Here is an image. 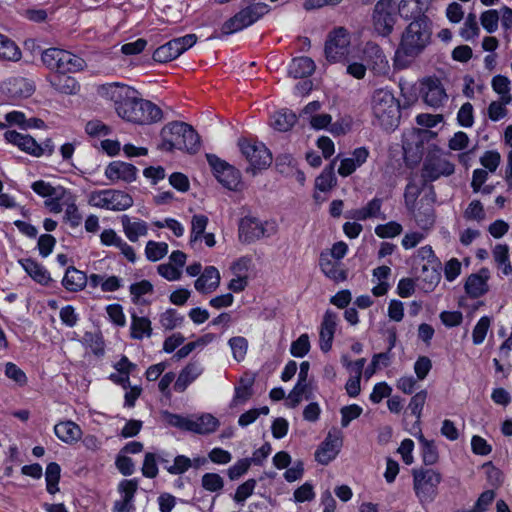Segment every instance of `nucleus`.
I'll return each instance as SVG.
<instances>
[{
  "label": "nucleus",
  "mask_w": 512,
  "mask_h": 512,
  "mask_svg": "<svg viewBox=\"0 0 512 512\" xmlns=\"http://www.w3.org/2000/svg\"><path fill=\"white\" fill-rule=\"evenodd\" d=\"M98 94L113 103L116 114L124 121L137 125H150L163 118L159 106L141 97L135 88L120 82L102 84Z\"/></svg>",
  "instance_id": "f257e3e1"
},
{
  "label": "nucleus",
  "mask_w": 512,
  "mask_h": 512,
  "mask_svg": "<svg viewBox=\"0 0 512 512\" xmlns=\"http://www.w3.org/2000/svg\"><path fill=\"white\" fill-rule=\"evenodd\" d=\"M432 23L428 16L420 14L415 17L402 33L398 48L394 54V66L406 69L430 44Z\"/></svg>",
  "instance_id": "f03ea898"
},
{
  "label": "nucleus",
  "mask_w": 512,
  "mask_h": 512,
  "mask_svg": "<svg viewBox=\"0 0 512 512\" xmlns=\"http://www.w3.org/2000/svg\"><path fill=\"white\" fill-rule=\"evenodd\" d=\"M373 125L384 130H394L400 121V103L391 90L380 88L371 99Z\"/></svg>",
  "instance_id": "7ed1b4c3"
},
{
  "label": "nucleus",
  "mask_w": 512,
  "mask_h": 512,
  "mask_svg": "<svg viewBox=\"0 0 512 512\" xmlns=\"http://www.w3.org/2000/svg\"><path fill=\"white\" fill-rule=\"evenodd\" d=\"M413 490L419 503L424 506L435 501L439 494L442 474L430 467H419L412 470Z\"/></svg>",
  "instance_id": "20e7f679"
},
{
  "label": "nucleus",
  "mask_w": 512,
  "mask_h": 512,
  "mask_svg": "<svg viewBox=\"0 0 512 512\" xmlns=\"http://www.w3.org/2000/svg\"><path fill=\"white\" fill-rule=\"evenodd\" d=\"M43 64L55 73H75L83 70V58L60 48H48L41 54Z\"/></svg>",
  "instance_id": "39448f33"
},
{
  "label": "nucleus",
  "mask_w": 512,
  "mask_h": 512,
  "mask_svg": "<svg viewBox=\"0 0 512 512\" xmlns=\"http://www.w3.org/2000/svg\"><path fill=\"white\" fill-rule=\"evenodd\" d=\"M163 416L170 426L200 435L215 432L220 424L219 420L211 414L191 418L165 411Z\"/></svg>",
  "instance_id": "423d86ee"
},
{
  "label": "nucleus",
  "mask_w": 512,
  "mask_h": 512,
  "mask_svg": "<svg viewBox=\"0 0 512 512\" xmlns=\"http://www.w3.org/2000/svg\"><path fill=\"white\" fill-rule=\"evenodd\" d=\"M269 11V5L263 2L243 7L239 12L222 24L221 32L223 35H231L239 32L254 24Z\"/></svg>",
  "instance_id": "0eeeda50"
},
{
  "label": "nucleus",
  "mask_w": 512,
  "mask_h": 512,
  "mask_svg": "<svg viewBox=\"0 0 512 512\" xmlns=\"http://www.w3.org/2000/svg\"><path fill=\"white\" fill-rule=\"evenodd\" d=\"M241 153L249 162L248 173L256 175L257 171L268 168L272 163V155L262 142L240 139L238 142Z\"/></svg>",
  "instance_id": "6e6552de"
},
{
  "label": "nucleus",
  "mask_w": 512,
  "mask_h": 512,
  "mask_svg": "<svg viewBox=\"0 0 512 512\" xmlns=\"http://www.w3.org/2000/svg\"><path fill=\"white\" fill-rule=\"evenodd\" d=\"M130 194L116 189L94 191L90 196V204L101 209L124 211L133 205Z\"/></svg>",
  "instance_id": "1a4fd4ad"
},
{
  "label": "nucleus",
  "mask_w": 512,
  "mask_h": 512,
  "mask_svg": "<svg viewBox=\"0 0 512 512\" xmlns=\"http://www.w3.org/2000/svg\"><path fill=\"white\" fill-rule=\"evenodd\" d=\"M398 19L397 7L394 0H379L374 7L372 21L374 31L382 36H389Z\"/></svg>",
  "instance_id": "9d476101"
},
{
  "label": "nucleus",
  "mask_w": 512,
  "mask_h": 512,
  "mask_svg": "<svg viewBox=\"0 0 512 512\" xmlns=\"http://www.w3.org/2000/svg\"><path fill=\"white\" fill-rule=\"evenodd\" d=\"M239 240L250 244L263 237H270L276 233L274 223L261 222L255 217H244L239 222Z\"/></svg>",
  "instance_id": "9b49d317"
},
{
  "label": "nucleus",
  "mask_w": 512,
  "mask_h": 512,
  "mask_svg": "<svg viewBox=\"0 0 512 512\" xmlns=\"http://www.w3.org/2000/svg\"><path fill=\"white\" fill-rule=\"evenodd\" d=\"M196 42L197 36L195 34H186L174 38L161 45L153 52V60L158 63L170 62L194 46Z\"/></svg>",
  "instance_id": "f8f14e48"
},
{
  "label": "nucleus",
  "mask_w": 512,
  "mask_h": 512,
  "mask_svg": "<svg viewBox=\"0 0 512 512\" xmlns=\"http://www.w3.org/2000/svg\"><path fill=\"white\" fill-rule=\"evenodd\" d=\"M206 159L219 183L229 190L239 189L241 173L238 169L214 154H207Z\"/></svg>",
  "instance_id": "ddd939ff"
},
{
  "label": "nucleus",
  "mask_w": 512,
  "mask_h": 512,
  "mask_svg": "<svg viewBox=\"0 0 512 512\" xmlns=\"http://www.w3.org/2000/svg\"><path fill=\"white\" fill-rule=\"evenodd\" d=\"M455 166L446 158L436 153H429L422 166L421 177L423 186L428 182L435 181L441 176H450L454 173Z\"/></svg>",
  "instance_id": "4468645a"
},
{
  "label": "nucleus",
  "mask_w": 512,
  "mask_h": 512,
  "mask_svg": "<svg viewBox=\"0 0 512 512\" xmlns=\"http://www.w3.org/2000/svg\"><path fill=\"white\" fill-rule=\"evenodd\" d=\"M350 37L347 30L339 27L330 32L325 44V55L328 61L338 62L348 54Z\"/></svg>",
  "instance_id": "2eb2a0df"
},
{
  "label": "nucleus",
  "mask_w": 512,
  "mask_h": 512,
  "mask_svg": "<svg viewBox=\"0 0 512 512\" xmlns=\"http://www.w3.org/2000/svg\"><path fill=\"white\" fill-rule=\"evenodd\" d=\"M423 101L430 107L438 109L448 100V96L440 79L427 77L421 82Z\"/></svg>",
  "instance_id": "dca6fc26"
},
{
  "label": "nucleus",
  "mask_w": 512,
  "mask_h": 512,
  "mask_svg": "<svg viewBox=\"0 0 512 512\" xmlns=\"http://www.w3.org/2000/svg\"><path fill=\"white\" fill-rule=\"evenodd\" d=\"M138 169L131 163L120 160L110 162L105 168L104 175L112 183H131L137 178Z\"/></svg>",
  "instance_id": "f3484780"
},
{
  "label": "nucleus",
  "mask_w": 512,
  "mask_h": 512,
  "mask_svg": "<svg viewBox=\"0 0 512 512\" xmlns=\"http://www.w3.org/2000/svg\"><path fill=\"white\" fill-rule=\"evenodd\" d=\"M176 129L182 131L181 142L167 140L166 151H173L174 149L186 150L188 153L195 154L200 149V136L194 128L187 125H176Z\"/></svg>",
  "instance_id": "a211bd4d"
},
{
  "label": "nucleus",
  "mask_w": 512,
  "mask_h": 512,
  "mask_svg": "<svg viewBox=\"0 0 512 512\" xmlns=\"http://www.w3.org/2000/svg\"><path fill=\"white\" fill-rule=\"evenodd\" d=\"M3 136L7 143L18 147L21 151L33 157H41L40 144L31 135L7 130Z\"/></svg>",
  "instance_id": "6ab92c4d"
},
{
  "label": "nucleus",
  "mask_w": 512,
  "mask_h": 512,
  "mask_svg": "<svg viewBox=\"0 0 512 512\" xmlns=\"http://www.w3.org/2000/svg\"><path fill=\"white\" fill-rule=\"evenodd\" d=\"M338 316L332 310H327L323 316V320L319 333V346L322 352L327 353L332 348L334 334L337 327Z\"/></svg>",
  "instance_id": "aec40b11"
},
{
  "label": "nucleus",
  "mask_w": 512,
  "mask_h": 512,
  "mask_svg": "<svg viewBox=\"0 0 512 512\" xmlns=\"http://www.w3.org/2000/svg\"><path fill=\"white\" fill-rule=\"evenodd\" d=\"M432 194L433 198L422 197L414 212V219L417 225L423 230L430 229L435 223V209L433 204L436 199V194L434 191H432Z\"/></svg>",
  "instance_id": "412c9836"
},
{
  "label": "nucleus",
  "mask_w": 512,
  "mask_h": 512,
  "mask_svg": "<svg viewBox=\"0 0 512 512\" xmlns=\"http://www.w3.org/2000/svg\"><path fill=\"white\" fill-rule=\"evenodd\" d=\"M319 266L324 275L336 283L343 282L347 279L346 270L342 269L340 262L332 259L331 255L326 251L320 254Z\"/></svg>",
  "instance_id": "4be33fe9"
},
{
  "label": "nucleus",
  "mask_w": 512,
  "mask_h": 512,
  "mask_svg": "<svg viewBox=\"0 0 512 512\" xmlns=\"http://www.w3.org/2000/svg\"><path fill=\"white\" fill-rule=\"evenodd\" d=\"M203 370L204 369L199 361H190L180 371L174 383V390L180 393L184 392L187 389V387L203 373Z\"/></svg>",
  "instance_id": "5701e85b"
},
{
  "label": "nucleus",
  "mask_w": 512,
  "mask_h": 512,
  "mask_svg": "<svg viewBox=\"0 0 512 512\" xmlns=\"http://www.w3.org/2000/svg\"><path fill=\"white\" fill-rule=\"evenodd\" d=\"M341 445L342 440L339 437H332L331 434H328L315 452L316 461L322 465L329 464L338 455Z\"/></svg>",
  "instance_id": "b1692460"
},
{
  "label": "nucleus",
  "mask_w": 512,
  "mask_h": 512,
  "mask_svg": "<svg viewBox=\"0 0 512 512\" xmlns=\"http://www.w3.org/2000/svg\"><path fill=\"white\" fill-rule=\"evenodd\" d=\"M309 370L310 363L308 361H303L300 364L297 382L288 394V399L292 408L297 407L302 400V396L307 393Z\"/></svg>",
  "instance_id": "393cba45"
},
{
  "label": "nucleus",
  "mask_w": 512,
  "mask_h": 512,
  "mask_svg": "<svg viewBox=\"0 0 512 512\" xmlns=\"http://www.w3.org/2000/svg\"><path fill=\"white\" fill-rule=\"evenodd\" d=\"M364 58L371 64L372 69L377 73H384L388 70V60L382 50V48L374 43L368 42L363 50Z\"/></svg>",
  "instance_id": "a878e982"
},
{
  "label": "nucleus",
  "mask_w": 512,
  "mask_h": 512,
  "mask_svg": "<svg viewBox=\"0 0 512 512\" xmlns=\"http://www.w3.org/2000/svg\"><path fill=\"white\" fill-rule=\"evenodd\" d=\"M18 263L24 271L38 284L47 286L52 281L49 271L39 262L32 258H22Z\"/></svg>",
  "instance_id": "bb28decb"
},
{
  "label": "nucleus",
  "mask_w": 512,
  "mask_h": 512,
  "mask_svg": "<svg viewBox=\"0 0 512 512\" xmlns=\"http://www.w3.org/2000/svg\"><path fill=\"white\" fill-rule=\"evenodd\" d=\"M219 284L220 274L218 269L214 266H208L195 281V289L202 294H208L216 290Z\"/></svg>",
  "instance_id": "cd10ccee"
},
{
  "label": "nucleus",
  "mask_w": 512,
  "mask_h": 512,
  "mask_svg": "<svg viewBox=\"0 0 512 512\" xmlns=\"http://www.w3.org/2000/svg\"><path fill=\"white\" fill-rule=\"evenodd\" d=\"M67 74L68 73H54L48 77V81L59 93L66 95L77 94L80 90V85L74 77Z\"/></svg>",
  "instance_id": "c85d7f7f"
},
{
  "label": "nucleus",
  "mask_w": 512,
  "mask_h": 512,
  "mask_svg": "<svg viewBox=\"0 0 512 512\" xmlns=\"http://www.w3.org/2000/svg\"><path fill=\"white\" fill-rule=\"evenodd\" d=\"M487 270L482 269L480 273H474L466 279L464 289L471 298H478L488 291Z\"/></svg>",
  "instance_id": "c756f323"
},
{
  "label": "nucleus",
  "mask_w": 512,
  "mask_h": 512,
  "mask_svg": "<svg viewBox=\"0 0 512 512\" xmlns=\"http://www.w3.org/2000/svg\"><path fill=\"white\" fill-rule=\"evenodd\" d=\"M88 283V276L85 272L74 266H69L62 279V286L69 292L82 291Z\"/></svg>",
  "instance_id": "7c9ffc66"
},
{
  "label": "nucleus",
  "mask_w": 512,
  "mask_h": 512,
  "mask_svg": "<svg viewBox=\"0 0 512 512\" xmlns=\"http://www.w3.org/2000/svg\"><path fill=\"white\" fill-rule=\"evenodd\" d=\"M130 337L134 340H143L152 336V325L148 317L138 316L134 310L130 311Z\"/></svg>",
  "instance_id": "2f4dec72"
},
{
  "label": "nucleus",
  "mask_w": 512,
  "mask_h": 512,
  "mask_svg": "<svg viewBox=\"0 0 512 512\" xmlns=\"http://www.w3.org/2000/svg\"><path fill=\"white\" fill-rule=\"evenodd\" d=\"M55 435L64 443L73 444L82 436L79 425L73 421L60 422L54 426Z\"/></svg>",
  "instance_id": "473e14b6"
},
{
  "label": "nucleus",
  "mask_w": 512,
  "mask_h": 512,
  "mask_svg": "<svg viewBox=\"0 0 512 512\" xmlns=\"http://www.w3.org/2000/svg\"><path fill=\"white\" fill-rule=\"evenodd\" d=\"M120 219L123 226V231L131 242H136L138 241L139 237L147 235L148 226L145 221L140 219L131 221V218L126 214L122 215Z\"/></svg>",
  "instance_id": "72a5a7b5"
},
{
  "label": "nucleus",
  "mask_w": 512,
  "mask_h": 512,
  "mask_svg": "<svg viewBox=\"0 0 512 512\" xmlns=\"http://www.w3.org/2000/svg\"><path fill=\"white\" fill-rule=\"evenodd\" d=\"M314 61L306 56L294 58L289 65L288 73L295 79L305 78L315 71Z\"/></svg>",
  "instance_id": "f704fd0d"
},
{
  "label": "nucleus",
  "mask_w": 512,
  "mask_h": 512,
  "mask_svg": "<svg viewBox=\"0 0 512 512\" xmlns=\"http://www.w3.org/2000/svg\"><path fill=\"white\" fill-rule=\"evenodd\" d=\"M296 121V114L289 109H281L271 116V126L280 132L290 130Z\"/></svg>",
  "instance_id": "c9c22d12"
},
{
  "label": "nucleus",
  "mask_w": 512,
  "mask_h": 512,
  "mask_svg": "<svg viewBox=\"0 0 512 512\" xmlns=\"http://www.w3.org/2000/svg\"><path fill=\"white\" fill-rule=\"evenodd\" d=\"M381 207L382 199L375 197L370 200L366 206L353 210L351 218L358 221H365L369 218L379 217L381 214Z\"/></svg>",
  "instance_id": "e433bc0d"
},
{
  "label": "nucleus",
  "mask_w": 512,
  "mask_h": 512,
  "mask_svg": "<svg viewBox=\"0 0 512 512\" xmlns=\"http://www.w3.org/2000/svg\"><path fill=\"white\" fill-rule=\"evenodd\" d=\"M336 160L337 159H334L329 165H327L316 178L315 186L318 190L327 192L337 184V178L335 175Z\"/></svg>",
  "instance_id": "4c0bfd02"
},
{
  "label": "nucleus",
  "mask_w": 512,
  "mask_h": 512,
  "mask_svg": "<svg viewBox=\"0 0 512 512\" xmlns=\"http://www.w3.org/2000/svg\"><path fill=\"white\" fill-rule=\"evenodd\" d=\"M21 56L22 53L17 44L0 33V60L17 62Z\"/></svg>",
  "instance_id": "58836bf2"
},
{
  "label": "nucleus",
  "mask_w": 512,
  "mask_h": 512,
  "mask_svg": "<svg viewBox=\"0 0 512 512\" xmlns=\"http://www.w3.org/2000/svg\"><path fill=\"white\" fill-rule=\"evenodd\" d=\"M64 212L63 220L68 223L71 228H77L80 226L83 216L76 205V199L73 194L66 200Z\"/></svg>",
  "instance_id": "ea45409f"
},
{
  "label": "nucleus",
  "mask_w": 512,
  "mask_h": 512,
  "mask_svg": "<svg viewBox=\"0 0 512 512\" xmlns=\"http://www.w3.org/2000/svg\"><path fill=\"white\" fill-rule=\"evenodd\" d=\"M253 395L252 381L241 379L240 385L234 388V396L230 402V407L234 408L245 404Z\"/></svg>",
  "instance_id": "a19ab883"
},
{
  "label": "nucleus",
  "mask_w": 512,
  "mask_h": 512,
  "mask_svg": "<svg viewBox=\"0 0 512 512\" xmlns=\"http://www.w3.org/2000/svg\"><path fill=\"white\" fill-rule=\"evenodd\" d=\"M71 196L72 193L68 189L62 187L61 191H57L56 195H52L44 201V206L49 210V212L58 214L62 212L63 207H65L66 200Z\"/></svg>",
  "instance_id": "79ce46f5"
},
{
  "label": "nucleus",
  "mask_w": 512,
  "mask_h": 512,
  "mask_svg": "<svg viewBox=\"0 0 512 512\" xmlns=\"http://www.w3.org/2000/svg\"><path fill=\"white\" fill-rule=\"evenodd\" d=\"M421 445V454L423 463L428 465H434L438 461V451L433 441L427 440L423 434L417 437Z\"/></svg>",
  "instance_id": "37998d69"
},
{
  "label": "nucleus",
  "mask_w": 512,
  "mask_h": 512,
  "mask_svg": "<svg viewBox=\"0 0 512 512\" xmlns=\"http://www.w3.org/2000/svg\"><path fill=\"white\" fill-rule=\"evenodd\" d=\"M83 344L97 357H102L105 353L104 338L100 332H85L83 336Z\"/></svg>",
  "instance_id": "c03bdc74"
},
{
  "label": "nucleus",
  "mask_w": 512,
  "mask_h": 512,
  "mask_svg": "<svg viewBox=\"0 0 512 512\" xmlns=\"http://www.w3.org/2000/svg\"><path fill=\"white\" fill-rule=\"evenodd\" d=\"M61 467L56 462H50L45 471L46 489L51 495L59 491L58 483L60 480Z\"/></svg>",
  "instance_id": "a18cd8bd"
},
{
  "label": "nucleus",
  "mask_w": 512,
  "mask_h": 512,
  "mask_svg": "<svg viewBox=\"0 0 512 512\" xmlns=\"http://www.w3.org/2000/svg\"><path fill=\"white\" fill-rule=\"evenodd\" d=\"M184 319V316L173 308H169L159 315V323L165 330H173L181 326Z\"/></svg>",
  "instance_id": "49530a36"
},
{
  "label": "nucleus",
  "mask_w": 512,
  "mask_h": 512,
  "mask_svg": "<svg viewBox=\"0 0 512 512\" xmlns=\"http://www.w3.org/2000/svg\"><path fill=\"white\" fill-rule=\"evenodd\" d=\"M168 253V244L150 240L145 247V256L151 262H156L165 257Z\"/></svg>",
  "instance_id": "de8ad7c7"
},
{
  "label": "nucleus",
  "mask_w": 512,
  "mask_h": 512,
  "mask_svg": "<svg viewBox=\"0 0 512 512\" xmlns=\"http://www.w3.org/2000/svg\"><path fill=\"white\" fill-rule=\"evenodd\" d=\"M491 85L493 90L497 94L501 95L504 103H510L512 101V96L510 94V80L508 77L504 75H496L493 77Z\"/></svg>",
  "instance_id": "09e8293b"
},
{
  "label": "nucleus",
  "mask_w": 512,
  "mask_h": 512,
  "mask_svg": "<svg viewBox=\"0 0 512 512\" xmlns=\"http://www.w3.org/2000/svg\"><path fill=\"white\" fill-rule=\"evenodd\" d=\"M428 397L427 390L423 389L412 396L408 409L411 414L416 418V423L419 425L422 416V410Z\"/></svg>",
  "instance_id": "8fccbe9b"
},
{
  "label": "nucleus",
  "mask_w": 512,
  "mask_h": 512,
  "mask_svg": "<svg viewBox=\"0 0 512 512\" xmlns=\"http://www.w3.org/2000/svg\"><path fill=\"white\" fill-rule=\"evenodd\" d=\"M493 257L495 262L503 267V273L509 275L512 273V266L509 258V249L505 244H497L493 251Z\"/></svg>",
  "instance_id": "3c124183"
},
{
  "label": "nucleus",
  "mask_w": 512,
  "mask_h": 512,
  "mask_svg": "<svg viewBox=\"0 0 512 512\" xmlns=\"http://www.w3.org/2000/svg\"><path fill=\"white\" fill-rule=\"evenodd\" d=\"M208 221V217L203 214H197L192 217L190 245H193L202 238V235L208 225Z\"/></svg>",
  "instance_id": "603ef678"
},
{
  "label": "nucleus",
  "mask_w": 512,
  "mask_h": 512,
  "mask_svg": "<svg viewBox=\"0 0 512 512\" xmlns=\"http://www.w3.org/2000/svg\"><path fill=\"white\" fill-rule=\"evenodd\" d=\"M492 318L490 316H482L472 331V341L474 345H480L484 342L488 330L491 326Z\"/></svg>",
  "instance_id": "864d4df0"
},
{
  "label": "nucleus",
  "mask_w": 512,
  "mask_h": 512,
  "mask_svg": "<svg viewBox=\"0 0 512 512\" xmlns=\"http://www.w3.org/2000/svg\"><path fill=\"white\" fill-rule=\"evenodd\" d=\"M176 125H187L185 122L174 121L165 125L161 130L162 145L161 147L166 150L167 140L181 142L182 131L175 128Z\"/></svg>",
  "instance_id": "5fc2aeb1"
},
{
  "label": "nucleus",
  "mask_w": 512,
  "mask_h": 512,
  "mask_svg": "<svg viewBox=\"0 0 512 512\" xmlns=\"http://www.w3.org/2000/svg\"><path fill=\"white\" fill-rule=\"evenodd\" d=\"M154 291V287L152 283L148 280H141L136 283H132L129 286V292L131 294V299L134 304L140 303V298L143 295L151 294Z\"/></svg>",
  "instance_id": "6e6d98bb"
},
{
  "label": "nucleus",
  "mask_w": 512,
  "mask_h": 512,
  "mask_svg": "<svg viewBox=\"0 0 512 512\" xmlns=\"http://www.w3.org/2000/svg\"><path fill=\"white\" fill-rule=\"evenodd\" d=\"M4 374L19 387L25 386L28 382L25 372L13 362L5 364Z\"/></svg>",
  "instance_id": "4d7b16f0"
},
{
  "label": "nucleus",
  "mask_w": 512,
  "mask_h": 512,
  "mask_svg": "<svg viewBox=\"0 0 512 512\" xmlns=\"http://www.w3.org/2000/svg\"><path fill=\"white\" fill-rule=\"evenodd\" d=\"M228 344L232 350L233 358L240 362L242 361L247 353L248 341L245 337L236 336L229 339Z\"/></svg>",
  "instance_id": "13d9d810"
},
{
  "label": "nucleus",
  "mask_w": 512,
  "mask_h": 512,
  "mask_svg": "<svg viewBox=\"0 0 512 512\" xmlns=\"http://www.w3.org/2000/svg\"><path fill=\"white\" fill-rule=\"evenodd\" d=\"M202 487L209 492H219L224 487V480L218 473H205L201 478Z\"/></svg>",
  "instance_id": "bf43d9fd"
},
{
  "label": "nucleus",
  "mask_w": 512,
  "mask_h": 512,
  "mask_svg": "<svg viewBox=\"0 0 512 512\" xmlns=\"http://www.w3.org/2000/svg\"><path fill=\"white\" fill-rule=\"evenodd\" d=\"M499 20L500 14L495 9L486 10L480 16L481 25L488 33H494L498 29Z\"/></svg>",
  "instance_id": "052dcab7"
},
{
  "label": "nucleus",
  "mask_w": 512,
  "mask_h": 512,
  "mask_svg": "<svg viewBox=\"0 0 512 512\" xmlns=\"http://www.w3.org/2000/svg\"><path fill=\"white\" fill-rule=\"evenodd\" d=\"M479 35V27L476 15L469 13L466 17L463 27L460 30V36L464 40H471Z\"/></svg>",
  "instance_id": "680f3d73"
},
{
  "label": "nucleus",
  "mask_w": 512,
  "mask_h": 512,
  "mask_svg": "<svg viewBox=\"0 0 512 512\" xmlns=\"http://www.w3.org/2000/svg\"><path fill=\"white\" fill-rule=\"evenodd\" d=\"M85 132L91 137L107 136L112 133V128L100 120H90L86 123Z\"/></svg>",
  "instance_id": "e2e57ef3"
},
{
  "label": "nucleus",
  "mask_w": 512,
  "mask_h": 512,
  "mask_svg": "<svg viewBox=\"0 0 512 512\" xmlns=\"http://www.w3.org/2000/svg\"><path fill=\"white\" fill-rule=\"evenodd\" d=\"M310 350V341L308 334L300 335L295 341L291 343L290 353L294 357L302 358L308 354Z\"/></svg>",
  "instance_id": "0e129e2a"
},
{
  "label": "nucleus",
  "mask_w": 512,
  "mask_h": 512,
  "mask_svg": "<svg viewBox=\"0 0 512 512\" xmlns=\"http://www.w3.org/2000/svg\"><path fill=\"white\" fill-rule=\"evenodd\" d=\"M402 226L398 222L390 221L376 226L375 233L380 238H393L401 234Z\"/></svg>",
  "instance_id": "69168bd1"
},
{
  "label": "nucleus",
  "mask_w": 512,
  "mask_h": 512,
  "mask_svg": "<svg viewBox=\"0 0 512 512\" xmlns=\"http://www.w3.org/2000/svg\"><path fill=\"white\" fill-rule=\"evenodd\" d=\"M192 467V460L185 455H178L174 458V463L166 466V470L172 475H181Z\"/></svg>",
  "instance_id": "338daca9"
},
{
  "label": "nucleus",
  "mask_w": 512,
  "mask_h": 512,
  "mask_svg": "<svg viewBox=\"0 0 512 512\" xmlns=\"http://www.w3.org/2000/svg\"><path fill=\"white\" fill-rule=\"evenodd\" d=\"M464 218L468 221H482L485 219V211L479 200H473L464 211Z\"/></svg>",
  "instance_id": "774afa93"
}]
</instances>
